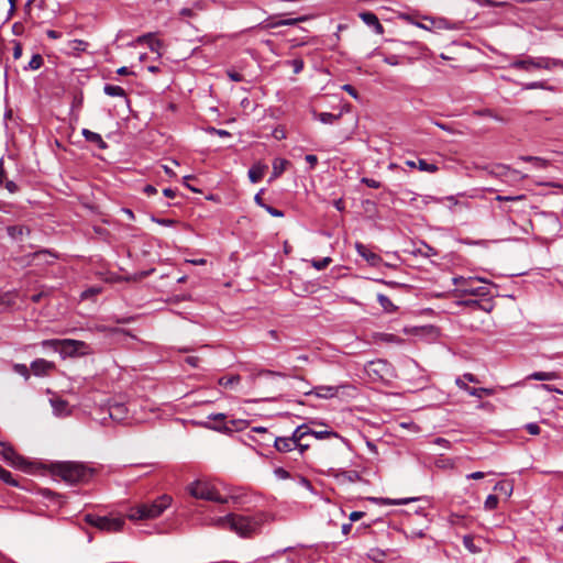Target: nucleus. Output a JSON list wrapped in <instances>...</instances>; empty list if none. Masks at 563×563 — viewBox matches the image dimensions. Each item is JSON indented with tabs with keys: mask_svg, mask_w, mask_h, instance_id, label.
<instances>
[{
	"mask_svg": "<svg viewBox=\"0 0 563 563\" xmlns=\"http://www.w3.org/2000/svg\"><path fill=\"white\" fill-rule=\"evenodd\" d=\"M268 514L257 511L254 514H228L214 519L213 526L228 529L242 538H251L258 533L262 526L268 520Z\"/></svg>",
	"mask_w": 563,
	"mask_h": 563,
	"instance_id": "1",
	"label": "nucleus"
},
{
	"mask_svg": "<svg viewBox=\"0 0 563 563\" xmlns=\"http://www.w3.org/2000/svg\"><path fill=\"white\" fill-rule=\"evenodd\" d=\"M51 472L54 476L60 477L64 482L70 485L86 484L95 475L96 468L89 464L75 461H64L53 463Z\"/></svg>",
	"mask_w": 563,
	"mask_h": 563,
	"instance_id": "2",
	"label": "nucleus"
},
{
	"mask_svg": "<svg viewBox=\"0 0 563 563\" xmlns=\"http://www.w3.org/2000/svg\"><path fill=\"white\" fill-rule=\"evenodd\" d=\"M172 504V497L162 495L151 503L140 504L130 509L128 518L130 520H147L159 517Z\"/></svg>",
	"mask_w": 563,
	"mask_h": 563,
	"instance_id": "3",
	"label": "nucleus"
},
{
	"mask_svg": "<svg viewBox=\"0 0 563 563\" xmlns=\"http://www.w3.org/2000/svg\"><path fill=\"white\" fill-rule=\"evenodd\" d=\"M85 521L100 531L114 533L123 529L125 525V517L117 514H109L107 516L87 514L85 516Z\"/></svg>",
	"mask_w": 563,
	"mask_h": 563,
	"instance_id": "4",
	"label": "nucleus"
},
{
	"mask_svg": "<svg viewBox=\"0 0 563 563\" xmlns=\"http://www.w3.org/2000/svg\"><path fill=\"white\" fill-rule=\"evenodd\" d=\"M509 67L530 71L533 68H542L551 70L555 67H563V60L550 57H526V58H517L510 63Z\"/></svg>",
	"mask_w": 563,
	"mask_h": 563,
	"instance_id": "5",
	"label": "nucleus"
},
{
	"mask_svg": "<svg viewBox=\"0 0 563 563\" xmlns=\"http://www.w3.org/2000/svg\"><path fill=\"white\" fill-rule=\"evenodd\" d=\"M187 490L192 497L197 499L214 501L218 504L227 503V498L222 497L216 487L207 481L197 479L188 485Z\"/></svg>",
	"mask_w": 563,
	"mask_h": 563,
	"instance_id": "6",
	"label": "nucleus"
},
{
	"mask_svg": "<svg viewBox=\"0 0 563 563\" xmlns=\"http://www.w3.org/2000/svg\"><path fill=\"white\" fill-rule=\"evenodd\" d=\"M91 352V347L84 341L62 339L59 351L62 358L85 356Z\"/></svg>",
	"mask_w": 563,
	"mask_h": 563,
	"instance_id": "7",
	"label": "nucleus"
},
{
	"mask_svg": "<svg viewBox=\"0 0 563 563\" xmlns=\"http://www.w3.org/2000/svg\"><path fill=\"white\" fill-rule=\"evenodd\" d=\"M0 455L13 467L25 470L27 466L24 457L19 455L8 442L0 441Z\"/></svg>",
	"mask_w": 563,
	"mask_h": 563,
	"instance_id": "8",
	"label": "nucleus"
},
{
	"mask_svg": "<svg viewBox=\"0 0 563 563\" xmlns=\"http://www.w3.org/2000/svg\"><path fill=\"white\" fill-rule=\"evenodd\" d=\"M475 279L470 277V278H465V277H454L453 278V283L455 286L459 287V290L462 291L463 294L465 295H472V296H479V297H484V296H487L488 295V290L486 287H473L472 286V283L474 282Z\"/></svg>",
	"mask_w": 563,
	"mask_h": 563,
	"instance_id": "9",
	"label": "nucleus"
},
{
	"mask_svg": "<svg viewBox=\"0 0 563 563\" xmlns=\"http://www.w3.org/2000/svg\"><path fill=\"white\" fill-rule=\"evenodd\" d=\"M389 364L385 360L369 361L365 364L366 374L373 379H384L387 375Z\"/></svg>",
	"mask_w": 563,
	"mask_h": 563,
	"instance_id": "10",
	"label": "nucleus"
},
{
	"mask_svg": "<svg viewBox=\"0 0 563 563\" xmlns=\"http://www.w3.org/2000/svg\"><path fill=\"white\" fill-rule=\"evenodd\" d=\"M30 369L33 375L37 377H45L49 376L52 372L56 369V365L54 362L45 358H36L31 363Z\"/></svg>",
	"mask_w": 563,
	"mask_h": 563,
	"instance_id": "11",
	"label": "nucleus"
},
{
	"mask_svg": "<svg viewBox=\"0 0 563 563\" xmlns=\"http://www.w3.org/2000/svg\"><path fill=\"white\" fill-rule=\"evenodd\" d=\"M426 21H428L429 23H421V22H416L415 24L420 27V29H423V30H428V31H431L433 29H437V30H448V29H453L452 24L444 18H429V16H424L423 18Z\"/></svg>",
	"mask_w": 563,
	"mask_h": 563,
	"instance_id": "12",
	"label": "nucleus"
},
{
	"mask_svg": "<svg viewBox=\"0 0 563 563\" xmlns=\"http://www.w3.org/2000/svg\"><path fill=\"white\" fill-rule=\"evenodd\" d=\"M29 264H53L57 256L48 250L36 251L26 256Z\"/></svg>",
	"mask_w": 563,
	"mask_h": 563,
	"instance_id": "13",
	"label": "nucleus"
},
{
	"mask_svg": "<svg viewBox=\"0 0 563 563\" xmlns=\"http://www.w3.org/2000/svg\"><path fill=\"white\" fill-rule=\"evenodd\" d=\"M274 448L282 453L296 450V443L289 437H272Z\"/></svg>",
	"mask_w": 563,
	"mask_h": 563,
	"instance_id": "14",
	"label": "nucleus"
},
{
	"mask_svg": "<svg viewBox=\"0 0 563 563\" xmlns=\"http://www.w3.org/2000/svg\"><path fill=\"white\" fill-rule=\"evenodd\" d=\"M355 249H356L358 255L362 256L364 260H366L371 265H376L380 261L379 255H377L376 253L371 251L363 243L356 242Z\"/></svg>",
	"mask_w": 563,
	"mask_h": 563,
	"instance_id": "15",
	"label": "nucleus"
},
{
	"mask_svg": "<svg viewBox=\"0 0 563 563\" xmlns=\"http://www.w3.org/2000/svg\"><path fill=\"white\" fill-rule=\"evenodd\" d=\"M109 416L112 420L121 422L128 417V408L124 404L115 402L109 407Z\"/></svg>",
	"mask_w": 563,
	"mask_h": 563,
	"instance_id": "16",
	"label": "nucleus"
},
{
	"mask_svg": "<svg viewBox=\"0 0 563 563\" xmlns=\"http://www.w3.org/2000/svg\"><path fill=\"white\" fill-rule=\"evenodd\" d=\"M360 16L365 24H367L368 26L374 29L375 33H377V34L384 33V27L380 24L376 14H374L373 12H363L360 14Z\"/></svg>",
	"mask_w": 563,
	"mask_h": 563,
	"instance_id": "17",
	"label": "nucleus"
},
{
	"mask_svg": "<svg viewBox=\"0 0 563 563\" xmlns=\"http://www.w3.org/2000/svg\"><path fill=\"white\" fill-rule=\"evenodd\" d=\"M305 395L314 394L319 398H332L336 396L338 388L333 386H317L313 390L303 391Z\"/></svg>",
	"mask_w": 563,
	"mask_h": 563,
	"instance_id": "18",
	"label": "nucleus"
},
{
	"mask_svg": "<svg viewBox=\"0 0 563 563\" xmlns=\"http://www.w3.org/2000/svg\"><path fill=\"white\" fill-rule=\"evenodd\" d=\"M81 134L87 142L97 145L98 148L106 150L108 147V144L103 141L99 133L92 132L88 129H82Z\"/></svg>",
	"mask_w": 563,
	"mask_h": 563,
	"instance_id": "19",
	"label": "nucleus"
},
{
	"mask_svg": "<svg viewBox=\"0 0 563 563\" xmlns=\"http://www.w3.org/2000/svg\"><path fill=\"white\" fill-rule=\"evenodd\" d=\"M310 433H312V429L303 423L298 426L289 438L298 445V442L303 441V439L310 435Z\"/></svg>",
	"mask_w": 563,
	"mask_h": 563,
	"instance_id": "20",
	"label": "nucleus"
},
{
	"mask_svg": "<svg viewBox=\"0 0 563 563\" xmlns=\"http://www.w3.org/2000/svg\"><path fill=\"white\" fill-rule=\"evenodd\" d=\"M289 165V162L285 158H275L273 162V173L272 178L279 177Z\"/></svg>",
	"mask_w": 563,
	"mask_h": 563,
	"instance_id": "21",
	"label": "nucleus"
},
{
	"mask_svg": "<svg viewBox=\"0 0 563 563\" xmlns=\"http://www.w3.org/2000/svg\"><path fill=\"white\" fill-rule=\"evenodd\" d=\"M139 41L146 42L152 52H158L159 48L163 46L162 41L155 38L152 33H148V34H145V35L139 37Z\"/></svg>",
	"mask_w": 563,
	"mask_h": 563,
	"instance_id": "22",
	"label": "nucleus"
},
{
	"mask_svg": "<svg viewBox=\"0 0 563 563\" xmlns=\"http://www.w3.org/2000/svg\"><path fill=\"white\" fill-rule=\"evenodd\" d=\"M308 19H309L308 15H302V16L292 18V19L279 20L277 22L267 24V27H277V26H284V25H296L297 23L305 22Z\"/></svg>",
	"mask_w": 563,
	"mask_h": 563,
	"instance_id": "23",
	"label": "nucleus"
},
{
	"mask_svg": "<svg viewBox=\"0 0 563 563\" xmlns=\"http://www.w3.org/2000/svg\"><path fill=\"white\" fill-rule=\"evenodd\" d=\"M559 377L560 375L556 372H534L528 376L529 379L534 380H553Z\"/></svg>",
	"mask_w": 563,
	"mask_h": 563,
	"instance_id": "24",
	"label": "nucleus"
},
{
	"mask_svg": "<svg viewBox=\"0 0 563 563\" xmlns=\"http://www.w3.org/2000/svg\"><path fill=\"white\" fill-rule=\"evenodd\" d=\"M103 92L110 97H126L125 90L122 87L109 84L103 87Z\"/></svg>",
	"mask_w": 563,
	"mask_h": 563,
	"instance_id": "25",
	"label": "nucleus"
},
{
	"mask_svg": "<svg viewBox=\"0 0 563 563\" xmlns=\"http://www.w3.org/2000/svg\"><path fill=\"white\" fill-rule=\"evenodd\" d=\"M465 391L474 397L482 398L484 396H492L494 394L493 389L489 388H475V387H465Z\"/></svg>",
	"mask_w": 563,
	"mask_h": 563,
	"instance_id": "26",
	"label": "nucleus"
},
{
	"mask_svg": "<svg viewBox=\"0 0 563 563\" xmlns=\"http://www.w3.org/2000/svg\"><path fill=\"white\" fill-rule=\"evenodd\" d=\"M377 301L386 312H394L396 311V306L391 302V300L384 294L377 295Z\"/></svg>",
	"mask_w": 563,
	"mask_h": 563,
	"instance_id": "27",
	"label": "nucleus"
},
{
	"mask_svg": "<svg viewBox=\"0 0 563 563\" xmlns=\"http://www.w3.org/2000/svg\"><path fill=\"white\" fill-rule=\"evenodd\" d=\"M60 343H62V339H49V340H43L40 343V345L43 349L53 350V351L59 353V351H60Z\"/></svg>",
	"mask_w": 563,
	"mask_h": 563,
	"instance_id": "28",
	"label": "nucleus"
},
{
	"mask_svg": "<svg viewBox=\"0 0 563 563\" xmlns=\"http://www.w3.org/2000/svg\"><path fill=\"white\" fill-rule=\"evenodd\" d=\"M521 161L523 162H529V163H533L536 167L538 168H545L549 166V161L542 158V157H537V156H521L520 157Z\"/></svg>",
	"mask_w": 563,
	"mask_h": 563,
	"instance_id": "29",
	"label": "nucleus"
},
{
	"mask_svg": "<svg viewBox=\"0 0 563 563\" xmlns=\"http://www.w3.org/2000/svg\"><path fill=\"white\" fill-rule=\"evenodd\" d=\"M463 544L468 550V552L472 554H476L482 551V549L475 544L474 538L472 536H468V534L464 536Z\"/></svg>",
	"mask_w": 563,
	"mask_h": 563,
	"instance_id": "30",
	"label": "nucleus"
},
{
	"mask_svg": "<svg viewBox=\"0 0 563 563\" xmlns=\"http://www.w3.org/2000/svg\"><path fill=\"white\" fill-rule=\"evenodd\" d=\"M264 176V167L253 166L249 170V178L252 183H258Z\"/></svg>",
	"mask_w": 563,
	"mask_h": 563,
	"instance_id": "31",
	"label": "nucleus"
},
{
	"mask_svg": "<svg viewBox=\"0 0 563 563\" xmlns=\"http://www.w3.org/2000/svg\"><path fill=\"white\" fill-rule=\"evenodd\" d=\"M43 57L40 54H34L29 62L27 66L24 67L25 70H36L43 65Z\"/></svg>",
	"mask_w": 563,
	"mask_h": 563,
	"instance_id": "32",
	"label": "nucleus"
},
{
	"mask_svg": "<svg viewBox=\"0 0 563 563\" xmlns=\"http://www.w3.org/2000/svg\"><path fill=\"white\" fill-rule=\"evenodd\" d=\"M318 118L324 124H332L341 118V113L333 114L330 112H321L319 113Z\"/></svg>",
	"mask_w": 563,
	"mask_h": 563,
	"instance_id": "33",
	"label": "nucleus"
},
{
	"mask_svg": "<svg viewBox=\"0 0 563 563\" xmlns=\"http://www.w3.org/2000/svg\"><path fill=\"white\" fill-rule=\"evenodd\" d=\"M13 371L21 375L25 380H29L31 377V369L25 364H14Z\"/></svg>",
	"mask_w": 563,
	"mask_h": 563,
	"instance_id": "34",
	"label": "nucleus"
},
{
	"mask_svg": "<svg viewBox=\"0 0 563 563\" xmlns=\"http://www.w3.org/2000/svg\"><path fill=\"white\" fill-rule=\"evenodd\" d=\"M376 338L386 343H401L404 340L391 333H378Z\"/></svg>",
	"mask_w": 563,
	"mask_h": 563,
	"instance_id": "35",
	"label": "nucleus"
},
{
	"mask_svg": "<svg viewBox=\"0 0 563 563\" xmlns=\"http://www.w3.org/2000/svg\"><path fill=\"white\" fill-rule=\"evenodd\" d=\"M240 376L239 375H233V376H230V377H221L219 379V385L222 386V387H232L233 385H236L240 383Z\"/></svg>",
	"mask_w": 563,
	"mask_h": 563,
	"instance_id": "36",
	"label": "nucleus"
},
{
	"mask_svg": "<svg viewBox=\"0 0 563 563\" xmlns=\"http://www.w3.org/2000/svg\"><path fill=\"white\" fill-rule=\"evenodd\" d=\"M418 168L421 172L435 173L439 170V167L435 164L428 163L426 159L418 161Z\"/></svg>",
	"mask_w": 563,
	"mask_h": 563,
	"instance_id": "37",
	"label": "nucleus"
},
{
	"mask_svg": "<svg viewBox=\"0 0 563 563\" xmlns=\"http://www.w3.org/2000/svg\"><path fill=\"white\" fill-rule=\"evenodd\" d=\"M0 479H2L8 485L18 486V482L12 477V474L9 471L4 470L1 465Z\"/></svg>",
	"mask_w": 563,
	"mask_h": 563,
	"instance_id": "38",
	"label": "nucleus"
},
{
	"mask_svg": "<svg viewBox=\"0 0 563 563\" xmlns=\"http://www.w3.org/2000/svg\"><path fill=\"white\" fill-rule=\"evenodd\" d=\"M311 437H314L316 439H325V438H331V437H335L338 438L339 434L332 430H323V431H313L312 430V433H310Z\"/></svg>",
	"mask_w": 563,
	"mask_h": 563,
	"instance_id": "39",
	"label": "nucleus"
},
{
	"mask_svg": "<svg viewBox=\"0 0 563 563\" xmlns=\"http://www.w3.org/2000/svg\"><path fill=\"white\" fill-rule=\"evenodd\" d=\"M484 506L487 510H494L498 506V497L496 495H488Z\"/></svg>",
	"mask_w": 563,
	"mask_h": 563,
	"instance_id": "40",
	"label": "nucleus"
},
{
	"mask_svg": "<svg viewBox=\"0 0 563 563\" xmlns=\"http://www.w3.org/2000/svg\"><path fill=\"white\" fill-rule=\"evenodd\" d=\"M332 262V260L330 257H323V258H320V260H313L312 261V266L318 269V271H321V269H324L325 267H328V265Z\"/></svg>",
	"mask_w": 563,
	"mask_h": 563,
	"instance_id": "41",
	"label": "nucleus"
},
{
	"mask_svg": "<svg viewBox=\"0 0 563 563\" xmlns=\"http://www.w3.org/2000/svg\"><path fill=\"white\" fill-rule=\"evenodd\" d=\"M287 64H289L292 67L295 74L301 73L305 66V63L301 58L288 60Z\"/></svg>",
	"mask_w": 563,
	"mask_h": 563,
	"instance_id": "42",
	"label": "nucleus"
},
{
	"mask_svg": "<svg viewBox=\"0 0 563 563\" xmlns=\"http://www.w3.org/2000/svg\"><path fill=\"white\" fill-rule=\"evenodd\" d=\"M24 229H25L24 227H20V225L9 227L8 233L11 238L18 239L19 236H21L23 234Z\"/></svg>",
	"mask_w": 563,
	"mask_h": 563,
	"instance_id": "43",
	"label": "nucleus"
},
{
	"mask_svg": "<svg viewBox=\"0 0 563 563\" xmlns=\"http://www.w3.org/2000/svg\"><path fill=\"white\" fill-rule=\"evenodd\" d=\"M67 401L62 399L52 400V406L57 413H62L67 408Z\"/></svg>",
	"mask_w": 563,
	"mask_h": 563,
	"instance_id": "44",
	"label": "nucleus"
},
{
	"mask_svg": "<svg viewBox=\"0 0 563 563\" xmlns=\"http://www.w3.org/2000/svg\"><path fill=\"white\" fill-rule=\"evenodd\" d=\"M361 183L365 184L369 188H375V189H377L382 186V184L378 180H375L373 178H367V177H363L361 179Z\"/></svg>",
	"mask_w": 563,
	"mask_h": 563,
	"instance_id": "45",
	"label": "nucleus"
},
{
	"mask_svg": "<svg viewBox=\"0 0 563 563\" xmlns=\"http://www.w3.org/2000/svg\"><path fill=\"white\" fill-rule=\"evenodd\" d=\"M153 221L164 227H173L177 223L176 220L166 218H153Z\"/></svg>",
	"mask_w": 563,
	"mask_h": 563,
	"instance_id": "46",
	"label": "nucleus"
},
{
	"mask_svg": "<svg viewBox=\"0 0 563 563\" xmlns=\"http://www.w3.org/2000/svg\"><path fill=\"white\" fill-rule=\"evenodd\" d=\"M264 209L272 216V217H275V218H282L284 217V212L282 210H278L269 205H266L264 206Z\"/></svg>",
	"mask_w": 563,
	"mask_h": 563,
	"instance_id": "47",
	"label": "nucleus"
},
{
	"mask_svg": "<svg viewBox=\"0 0 563 563\" xmlns=\"http://www.w3.org/2000/svg\"><path fill=\"white\" fill-rule=\"evenodd\" d=\"M522 199H525L523 195H519V196H500V195H498L496 197V200H498V201H519Z\"/></svg>",
	"mask_w": 563,
	"mask_h": 563,
	"instance_id": "48",
	"label": "nucleus"
},
{
	"mask_svg": "<svg viewBox=\"0 0 563 563\" xmlns=\"http://www.w3.org/2000/svg\"><path fill=\"white\" fill-rule=\"evenodd\" d=\"M411 500H413V499L412 498L385 499L384 504H386V505H406Z\"/></svg>",
	"mask_w": 563,
	"mask_h": 563,
	"instance_id": "49",
	"label": "nucleus"
},
{
	"mask_svg": "<svg viewBox=\"0 0 563 563\" xmlns=\"http://www.w3.org/2000/svg\"><path fill=\"white\" fill-rule=\"evenodd\" d=\"M525 428L532 435H538L541 431L540 427L534 422L527 423Z\"/></svg>",
	"mask_w": 563,
	"mask_h": 563,
	"instance_id": "50",
	"label": "nucleus"
},
{
	"mask_svg": "<svg viewBox=\"0 0 563 563\" xmlns=\"http://www.w3.org/2000/svg\"><path fill=\"white\" fill-rule=\"evenodd\" d=\"M543 88H545V86H544V82H542V81H533V82L526 84L523 86V89H526V90L543 89Z\"/></svg>",
	"mask_w": 563,
	"mask_h": 563,
	"instance_id": "51",
	"label": "nucleus"
},
{
	"mask_svg": "<svg viewBox=\"0 0 563 563\" xmlns=\"http://www.w3.org/2000/svg\"><path fill=\"white\" fill-rule=\"evenodd\" d=\"M342 88H343L344 91H346L354 99H356V100L358 99V97H360L358 92H357V90L352 85L346 84Z\"/></svg>",
	"mask_w": 563,
	"mask_h": 563,
	"instance_id": "52",
	"label": "nucleus"
},
{
	"mask_svg": "<svg viewBox=\"0 0 563 563\" xmlns=\"http://www.w3.org/2000/svg\"><path fill=\"white\" fill-rule=\"evenodd\" d=\"M310 448L309 443H305L303 441L298 442V445H296L297 454L299 456H302V454Z\"/></svg>",
	"mask_w": 563,
	"mask_h": 563,
	"instance_id": "53",
	"label": "nucleus"
},
{
	"mask_svg": "<svg viewBox=\"0 0 563 563\" xmlns=\"http://www.w3.org/2000/svg\"><path fill=\"white\" fill-rule=\"evenodd\" d=\"M13 43V58L19 59L22 56V44L18 41H14Z\"/></svg>",
	"mask_w": 563,
	"mask_h": 563,
	"instance_id": "54",
	"label": "nucleus"
},
{
	"mask_svg": "<svg viewBox=\"0 0 563 563\" xmlns=\"http://www.w3.org/2000/svg\"><path fill=\"white\" fill-rule=\"evenodd\" d=\"M275 475L278 477V478H282V479H286L289 477V473L288 471H286L285 468L283 467H277L275 468L274 471Z\"/></svg>",
	"mask_w": 563,
	"mask_h": 563,
	"instance_id": "55",
	"label": "nucleus"
},
{
	"mask_svg": "<svg viewBox=\"0 0 563 563\" xmlns=\"http://www.w3.org/2000/svg\"><path fill=\"white\" fill-rule=\"evenodd\" d=\"M228 76L229 78L232 80V81H235V82H240L243 80V76L238 73V71H234V70H230L228 71Z\"/></svg>",
	"mask_w": 563,
	"mask_h": 563,
	"instance_id": "56",
	"label": "nucleus"
},
{
	"mask_svg": "<svg viewBox=\"0 0 563 563\" xmlns=\"http://www.w3.org/2000/svg\"><path fill=\"white\" fill-rule=\"evenodd\" d=\"M260 375H264V376H278V377H285L286 375L280 373V372H276V371H271V369H263L260 372Z\"/></svg>",
	"mask_w": 563,
	"mask_h": 563,
	"instance_id": "57",
	"label": "nucleus"
},
{
	"mask_svg": "<svg viewBox=\"0 0 563 563\" xmlns=\"http://www.w3.org/2000/svg\"><path fill=\"white\" fill-rule=\"evenodd\" d=\"M305 159L310 165V168H314L318 163V157L313 154L306 155Z\"/></svg>",
	"mask_w": 563,
	"mask_h": 563,
	"instance_id": "58",
	"label": "nucleus"
},
{
	"mask_svg": "<svg viewBox=\"0 0 563 563\" xmlns=\"http://www.w3.org/2000/svg\"><path fill=\"white\" fill-rule=\"evenodd\" d=\"M179 15H180V16H184V18H194L196 14H195V12H194V9L183 8V9L179 11Z\"/></svg>",
	"mask_w": 563,
	"mask_h": 563,
	"instance_id": "59",
	"label": "nucleus"
},
{
	"mask_svg": "<svg viewBox=\"0 0 563 563\" xmlns=\"http://www.w3.org/2000/svg\"><path fill=\"white\" fill-rule=\"evenodd\" d=\"M210 133H213V134H217L221 137H225V136H230L231 134L227 131V130H220V129H216V128H211L209 130Z\"/></svg>",
	"mask_w": 563,
	"mask_h": 563,
	"instance_id": "60",
	"label": "nucleus"
},
{
	"mask_svg": "<svg viewBox=\"0 0 563 563\" xmlns=\"http://www.w3.org/2000/svg\"><path fill=\"white\" fill-rule=\"evenodd\" d=\"M5 188H7V189H8V191H9V192H11V194H14V192H16V191L19 190L18 185H16L14 181H12V180H8V181L5 183Z\"/></svg>",
	"mask_w": 563,
	"mask_h": 563,
	"instance_id": "61",
	"label": "nucleus"
},
{
	"mask_svg": "<svg viewBox=\"0 0 563 563\" xmlns=\"http://www.w3.org/2000/svg\"><path fill=\"white\" fill-rule=\"evenodd\" d=\"M262 192L263 190H261L260 192H257L254 197V201L257 206L262 207L264 209V206H266V203L264 202L263 200V197H262Z\"/></svg>",
	"mask_w": 563,
	"mask_h": 563,
	"instance_id": "62",
	"label": "nucleus"
},
{
	"mask_svg": "<svg viewBox=\"0 0 563 563\" xmlns=\"http://www.w3.org/2000/svg\"><path fill=\"white\" fill-rule=\"evenodd\" d=\"M208 418L211 420H214L217 422H223L225 419V415L224 413H212V415H209Z\"/></svg>",
	"mask_w": 563,
	"mask_h": 563,
	"instance_id": "63",
	"label": "nucleus"
},
{
	"mask_svg": "<svg viewBox=\"0 0 563 563\" xmlns=\"http://www.w3.org/2000/svg\"><path fill=\"white\" fill-rule=\"evenodd\" d=\"M364 515H365V512H363V511H353V512H351V515H350V520H351V521H357V520H360L361 518H363V517H364Z\"/></svg>",
	"mask_w": 563,
	"mask_h": 563,
	"instance_id": "64",
	"label": "nucleus"
}]
</instances>
